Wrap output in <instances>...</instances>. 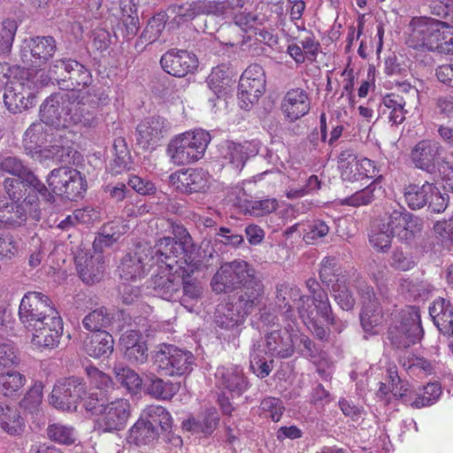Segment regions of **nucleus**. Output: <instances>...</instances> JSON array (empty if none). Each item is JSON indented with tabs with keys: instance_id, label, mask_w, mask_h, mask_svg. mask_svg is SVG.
<instances>
[{
	"instance_id": "7",
	"label": "nucleus",
	"mask_w": 453,
	"mask_h": 453,
	"mask_svg": "<svg viewBox=\"0 0 453 453\" xmlns=\"http://www.w3.org/2000/svg\"><path fill=\"white\" fill-rule=\"evenodd\" d=\"M423 335L419 309L409 306L402 310L400 321L389 328L388 338L398 349H406L419 342Z\"/></svg>"
},
{
	"instance_id": "63",
	"label": "nucleus",
	"mask_w": 453,
	"mask_h": 453,
	"mask_svg": "<svg viewBox=\"0 0 453 453\" xmlns=\"http://www.w3.org/2000/svg\"><path fill=\"white\" fill-rule=\"evenodd\" d=\"M19 358L14 346L6 339H0V371L17 365Z\"/></svg>"
},
{
	"instance_id": "33",
	"label": "nucleus",
	"mask_w": 453,
	"mask_h": 453,
	"mask_svg": "<svg viewBox=\"0 0 453 453\" xmlns=\"http://www.w3.org/2000/svg\"><path fill=\"white\" fill-rule=\"evenodd\" d=\"M63 65V64H61ZM65 76L58 81L59 88L63 90H75L80 87L85 88L92 83V75L89 70L74 59L64 65Z\"/></svg>"
},
{
	"instance_id": "38",
	"label": "nucleus",
	"mask_w": 453,
	"mask_h": 453,
	"mask_svg": "<svg viewBox=\"0 0 453 453\" xmlns=\"http://www.w3.org/2000/svg\"><path fill=\"white\" fill-rule=\"evenodd\" d=\"M434 193V184L425 181L422 185L414 183L407 185L403 190V196L410 209L419 210L427 204Z\"/></svg>"
},
{
	"instance_id": "45",
	"label": "nucleus",
	"mask_w": 453,
	"mask_h": 453,
	"mask_svg": "<svg viewBox=\"0 0 453 453\" xmlns=\"http://www.w3.org/2000/svg\"><path fill=\"white\" fill-rule=\"evenodd\" d=\"M0 427L11 435H19L24 431L25 423L17 409L0 402Z\"/></svg>"
},
{
	"instance_id": "59",
	"label": "nucleus",
	"mask_w": 453,
	"mask_h": 453,
	"mask_svg": "<svg viewBox=\"0 0 453 453\" xmlns=\"http://www.w3.org/2000/svg\"><path fill=\"white\" fill-rule=\"evenodd\" d=\"M422 395L415 392L412 407L418 409L431 405L437 401L441 394V386L438 383H428L424 387Z\"/></svg>"
},
{
	"instance_id": "20",
	"label": "nucleus",
	"mask_w": 453,
	"mask_h": 453,
	"mask_svg": "<svg viewBox=\"0 0 453 453\" xmlns=\"http://www.w3.org/2000/svg\"><path fill=\"white\" fill-rule=\"evenodd\" d=\"M167 12L173 16L177 22H185L195 19L199 15H221L226 12L224 2L197 0L187 2L182 4H172Z\"/></svg>"
},
{
	"instance_id": "14",
	"label": "nucleus",
	"mask_w": 453,
	"mask_h": 453,
	"mask_svg": "<svg viewBox=\"0 0 453 453\" xmlns=\"http://www.w3.org/2000/svg\"><path fill=\"white\" fill-rule=\"evenodd\" d=\"M265 73L258 64L250 65L239 81L238 97L242 108H249L258 101L265 90Z\"/></svg>"
},
{
	"instance_id": "41",
	"label": "nucleus",
	"mask_w": 453,
	"mask_h": 453,
	"mask_svg": "<svg viewBox=\"0 0 453 453\" xmlns=\"http://www.w3.org/2000/svg\"><path fill=\"white\" fill-rule=\"evenodd\" d=\"M129 229L128 225L123 219H116L104 224L99 236L94 241L95 249L103 250L104 247H110L116 242L120 236Z\"/></svg>"
},
{
	"instance_id": "1",
	"label": "nucleus",
	"mask_w": 453,
	"mask_h": 453,
	"mask_svg": "<svg viewBox=\"0 0 453 453\" xmlns=\"http://www.w3.org/2000/svg\"><path fill=\"white\" fill-rule=\"evenodd\" d=\"M98 106L96 96L81 97L74 93L53 94L40 106L41 121L56 129L81 124L91 127L95 123V110Z\"/></svg>"
},
{
	"instance_id": "61",
	"label": "nucleus",
	"mask_w": 453,
	"mask_h": 453,
	"mask_svg": "<svg viewBox=\"0 0 453 453\" xmlns=\"http://www.w3.org/2000/svg\"><path fill=\"white\" fill-rule=\"evenodd\" d=\"M4 188L9 198L13 203H18L23 197L27 188H31V186L23 178L17 177L6 178L4 180Z\"/></svg>"
},
{
	"instance_id": "49",
	"label": "nucleus",
	"mask_w": 453,
	"mask_h": 453,
	"mask_svg": "<svg viewBox=\"0 0 453 453\" xmlns=\"http://www.w3.org/2000/svg\"><path fill=\"white\" fill-rule=\"evenodd\" d=\"M179 384L165 381L161 378L153 376L146 387V392L157 399L169 400L179 390Z\"/></svg>"
},
{
	"instance_id": "2",
	"label": "nucleus",
	"mask_w": 453,
	"mask_h": 453,
	"mask_svg": "<svg viewBox=\"0 0 453 453\" xmlns=\"http://www.w3.org/2000/svg\"><path fill=\"white\" fill-rule=\"evenodd\" d=\"M167 431L172 426V418L162 406H150L145 415L139 418L128 430L127 442L138 447L149 445L157 440V427Z\"/></svg>"
},
{
	"instance_id": "24",
	"label": "nucleus",
	"mask_w": 453,
	"mask_h": 453,
	"mask_svg": "<svg viewBox=\"0 0 453 453\" xmlns=\"http://www.w3.org/2000/svg\"><path fill=\"white\" fill-rule=\"evenodd\" d=\"M211 177L203 169H188L170 175V180L183 193H204L211 185Z\"/></svg>"
},
{
	"instance_id": "39",
	"label": "nucleus",
	"mask_w": 453,
	"mask_h": 453,
	"mask_svg": "<svg viewBox=\"0 0 453 453\" xmlns=\"http://www.w3.org/2000/svg\"><path fill=\"white\" fill-rule=\"evenodd\" d=\"M120 8L121 17L119 30L125 39L131 40L137 35L140 28L137 8L133 0H122Z\"/></svg>"
},
{
	"instance_id": "28",
	"label": "nucleus",
	"mask_w": 453,
	"mask_h": 453,
	"mask_svg": "<svg viewBox=\"0 0 453 453\" xmlns=\"http://www.w3.org/2000/svg\"><path fill=\"white\" fill-rule=\"evenodd\" d=\"M215 380L217 386L226 390L232 397L241 396L249 388V381L243 370L238 365L219 366L215 372Z\"/></svg>"
},
{
	"instance_id": "47",
	"label": "nucleus",
	"mask_w": 453,
	"mask_h": 453,
	"mask_svg": "<svg viewBox=\"0 0 453 453\" xmlns=\"http://www.w3.org/2000/svg\"><path fill=\"white\" fill-rule=\"evenodd\" d=\"M114 158L110 163V172L112 175H118L129 170L130 155L122 138H118L113 143Z\"/></svg>"
},
{
	"instance_id": "42",
	"label": "nucleus",
	"mask_w": 453,
	"mask_h": 453,
	"mask_svg": "<svg viewBox=\"0 0 453 453\" xmlns=\"http://www.w3.org/2000/svg\"><path fill=\"white\" fill-rule=\"evenodd\" d=\"M306 287L312 296L311 300L310 299L312 308L322 319H329L331 305L326 292L320 288L319 283L313 278L306 280Z\"/></svg>"
},
{
	"instance_id": "56",
	"label": "nucleus",
	"mask_w": 453,
	"mask_h": 453,
	"mask_svg": "<svg viewBox=\"0 0 453 453\" xmlns=\"http://www.w3.org/2000/svg\"><path fill=\"white\" fill-rule=\"evenodd\" d=\"M47 435L51 441L60 444H73L76 440L74 429L60 423L49 425Z\"/></svg>"
},
{
	"instance_id": "43",
	"label": "nucleus",
	"mask_w": 453,
	"mask_h": 453,
	"mask_svg": "<svg viewBox=\"0 0 453 453\" xmlns=\"http://www.w3.org/2000/svg\"><path fill=\"white\" fill-rule=\"evenodd\" d=\"M219 422V412L216 409L211 408L206 410L200 418H189L184 421L183 427L195 433L211 434L217 428Z\"/></svg>"
},
{
	"instance_id": "27",
	"label": "nucleus",
	"mask_w": 453,
	"mask_h": 453,
	"mask_svg": "<svg viewBox=\"0 0 453 453\" xmlns=\"http://www.w3.org/2000/svg\"><path fill=\"white\" fill-rule=\"evenodd\" d=\"M160 64L169 74L184 77L197 68L198 60L195 54L187 50L172 49L161 57Z\"/></svg>"
},
{
	"instance_id": "36",
	"label": "nucleus",
	"mask_w": 453,
	"mask_h": 453,
	"mask_svg": "<svg viewBox=\"0 0 453 453\" xmlns=\"http://www.w3.org/2000/svg\"><path fill=\"white\" fill-rule=\"evenodd\" d=\"M429 314L441 334L453 335V308L449 301L436 299L429 307Z\"/></svg>"
},
{
	"instance_id": "3",
	"label": "nucleus",
	"mask_w": 453,
	"mask_h": 453,
	"mask_svg": "<svg viewBox=\"0 0 453 453\" xmlns=\"http://www.w3.org/2000/svg\"><path fill=\"white\" fill-rule=\"evenodd\" d=\"M210 142L211 135L204 130L185 132L170 141L167 155L174 165H188L203 157Z\"/></svg>"
},
{
	"instance_id": "10",
	"label": "nucleus",
	"mask_w": 453,
	"mask_h": 453,
	"mask_svg": "<svg viewBox=\"0 0 453 453\" xmlns=\"http://www.w3.org/2000/svg\"><path fill=\"white\" fill-rule=\"evenodd\" d=\"M57 313L50 297L36 291L25 294L19 307V318L25 329Z\"/></svg>"
},
{
	"instance_id": "17",
	"label": "nucleus",
	"mask_w": 453,
	"mask_h": 453,
	"mask_svg": "<svg viewBox=\"0 0 453 453\" xmlns=\"http://www.w3.org/2000/svg\"><path fill=\"white\" fill-rule=\"evenodd\" d=\"M31 334V343L39 349H54L58 347L63 334V322L59 313L36 325L26 328Z\"/></svg>"
},
{
	"instance_id": "37",
	"label": "nucleus",
	"mask_w": 453,
	"mask_h": 453,
	"mask_svg": "<svg viewBox=\"0 0 453 453\" xmlns=\"http://www.w3.org/2000/svg\"><path fill=\"white\" fill-rule=\"evenodd\" d=\"M302 297L309 296L302 295L300 288L294 284L284 282L276 287V300L279 306L284 310L282 314L287 320L291 322L296 320L294 310L288 301L292 300L297 309V304Z\"/></svg>"
},
{
	"instance_id": "5",
	"label": "nucleus",
	"mask_w": 453,
	"mask_h": 453,
	"mask_svg": "<svg viewBox=\"0 0 453 453\" xmlns=\"http://www.w3.org/2000/svg\"><path fill=\"white\" fill-rule=\"evenodd\" d=\"M153 365L162 376H182L192 372L195 357L192 352L172 344H161L154 351Z\"/></svg>"
},
{
	"instance_id": "22",
	"label": "nucleus",
	"mask_w": 453,
	"mask_h": 453,
	"mask_svg": "<svg viewBox=\"0 0 453 453\" xmlns=\"http://www.w3.org/2000/svg\"><path fill=\"white\" fill-rule=\"evenodd\" d=\"M103 250H81L75 256L74 261L81 279L87 284H94L100 281L104 270V257Z\"/></svg>"
},
{
	"instance_id": "12",
	"label": "nucleus",
	"mask_w": 453,
	"mask_h": 453,
	"mask_svg": "<svg viewBox=\"0 0 453 453\" xmlns=\"http://www.w3.org/2000/svg\"><path fill=\"white\" fill-rule=\"evenodd\" d=\"M382 220L386 229L405 242H411L423 229L422 219L402 206L386 211Z\"/></svg>"
},
{
	"instance_id": "29",
	"label": "nucleus",
	"mask_w": 453,
	"mask_h": 453,
	"mask_svg": "<svg viewBox=\"0 0 453 453\" xmlns=\"http://www.w3.org/2000/svg\"><path fill=\"white\" fill-rule=\"evenodd\" d=\"M280 107L288 121L294 122L301 119L311 109V101L307 91L301 88L289 89L284 96Z\"/></svg>"
},
{
	"instance_id": "23",
	"label": "nucleus",
	"mask_w": 453,
	"mask_h": 453,
	"mask_svg": "<svg viewBox=\"0 0 453 453\" xmlns=\"http://www.w3.org/2000/svg\"><path fill=\"white\" fill-rule=\"evenodd\" d=\"M131 405L128 400L117 398L101 408L99 426L104 432L121 430L130 417Z\"/></svg>"
},
{
	"instance_id": "16",
	"label": "nucleus",
	"mask_w": 453,
	"mask_h": 453,
	"mask_svg": "<svg viewBox=\"0 0 453 453\" xmlns=\"http://www.w3.org/2000/svg\"><path fill=\"white\" fill-rule=\"evenodd\" d=\"M182 265L176 268L159 266V272L153 274L149 280V287L154 295L167 300L176 301L180 296L182 278L178 272L182 270Z\"/></svg>"
},
{
	"instance_id": "11",
	"label": "nucleus",
	"mask_w": 453,
	"mask_h": 453,
	"mask_svg": "<svg viewBox=\"0 0 453 453\" xmlns=\"http://www.w3.org/2000/svg\"><path fill=\"white\" fill-rule=\"evenodd\" d=\"M184 232H186L184 230ZM183 242L177 241L173 237L160 238L152 248L151 261L154 264L162 263L163 267L176 268L180 265H186L185 259L188 262L194 261L191 257L187 254L184 245L188 243L190 236L185 233L182 237Z\"/></svg>"
},
{
	"instance_id": "50",
	"label": "nucleus",
	"mask_w": 453,
	"mask_h": 453,
	"mask_svg": "<svg viewBox=\"0 0 453 453\" xmlns=\"http://www.w3.org/2000/svg\"><path fill=\"white\" fill-rule=\"evenodd\" d=\"M350 171L353 176L349 179H342L343 180L354 182L372 178H375L377 180L380 177L378 176L379 171L374 162L366 157L357 159L355 164H352Z\"/></svg>"
},
{
	"instance_id": "26",
	"label": "nucleus",
	"mask_w": 453,
	"mask_h": 453,
	"mask_svg": "<svg viewBox=\"0 0 453 453\" xmlns=\"http://www.w3.org/2000/svg\"><path fill=\"white\" fill-rule=\"evenodd\" d=\"M295 330L290 324L284 329L273 330L265 334V352L278 358H288L295 351Z\"/></svg>"
},
{
	"instance_id": "55",
	"label": "nucleus",
	"mask_w": 453,
	"mask_h": 453,
	"mask_svg": "<svg viewBox=\"0 0 453 453\" xmlns=\"http://www.w3.org/2000/svg\"><path fill=\"white\" fill-rule=\"evenodd\" d=\"M319 277L323 283L332 286L335 283H344V277L341 275V269L337 266L334 257H325L321 262Z\"/></svg>"
},
{
	"instance_id": "46",
	"label": "nucleus",
	"mask_w": 453,
	"mask_h": 453,
	"mask_svg": "<svg viewBox=\"0 0 453 453\" xmlns=\"http://www.w3.org/2000/svg\"><path fill=\"white\" fill-rule=\"evenodd\" d=\"M383 104L389 110V120L395 125L404 121L405 114L408 112L407 107H411L413 104L409 102V98H405L397 93L387 95L383 99Z\"/></svg>"
},
{
	"instance_id": "44",
	"label": "nucleus",
	"mask_w": 453,
	"mask_h": 453,
	"mask_svg": "<svg viewBox=\"0 0 453 453\" xmlns=\"http://www.w3.org/2000/svg\"><path fill=\"white\" fill-rule=\"evenodd\" d=\"M250 157L249 144L226 142L222 147V157L234 169L242 170Z\"/></svg>"
},
{
	"instance_id": "21",
	"label": "nucleus",
	"mask_w": 453,
	"mask_h": 453,
	"mask_svg": "<svg viewBox=\"0 0 453 453\" xmlns=\"http://www.w3.org/2000/svg\"><path fill=\"white\" fill-rule=\"evenodd\" d=\"M357 288L363 304L360 313V321L363 329L366 333L377 334L383 317L373 288L365 282L360 283Z\"/></svg>"
},
{
	"instance_id": "9",
	"label": "nucleus",
	"mask_w": 453,
	"mask_h": 453,
	"mask_svg": "<svg viewBox=\"0 0 453 453\" xmlns=\"http://www.w3.org/2000/svg\"><path fill=\"white\" fill-rule=\"evenodd\" d=\"M39 87L38 81H34L32 73L27 77L11 81L5 88L4 103L7 110L12 113H21L35 105V88Z\"/></svg>"
},
{
	"instance_id": "57",
	"label": "nucleus",
	"mask_w": 453,
	"mask_h": 453,
	"mask_svg": "<svg viewBox=\"0 0 453 453\" xmlns=\"http://www.w3.org/2000/svg\"><path fill=\"white\" fill-rule=\"evenodd\" d=\"M377 186V181H372L371 184L367 185L361 190L357 191L352 196L344 198L342 202V204L358 207L372 203L375 197L374 193Z\"/></svg>"
},
{
	"instance_id": "31",
	"label": "nucleus",
	"mask_w": 453,
	"mask_h": 453,
	"mask_svg": "<svg viewBox=\"0 0 453 453\" xmlns=\"http://www.w3.org/2000/svg\"><path fill=\"white\" fill-rule=\"evenodd\" d=\"M185 262L186 265L181 266L182 270L178 272L182 273V295L178 300L183 306L188 307V303H196L202 298L203 289L198 280L191 279V275L198 269L199 264L195 261L188 262L187 259H185Z\"/></svg>"
},
{
	"instance_id": "19",
	"label": "nucleus",
	"mask_w": 453,
	"mask_h": 453,
	"mask_svg": "<svg viewBox=\"0 0 453 453\" xmlns=\"http://www.w3.org/2000/svg\"><path fill=\"white\" fill-rule=\"evenodd\" d=\"M40 202L30 194L21 203L5 204L0 213V222L10 227H17L27 221V215L35 220L41 217Z\"/></svg>"
},
{
	"instance_id": "15",
	"label": "nucleus",
	"mask_w": 453,
	"mask_h": 453,
	"mask_svg": "<svg viewBox=\"0 0 453 453\" xmlns=\"http://www.w3.org/2000/svg\"><path fill=\"white\" fill-rule=\"evenodd\" d=\"M85 394V384L79 378L58 381L53 388L49 402L56 409L76 411L77 404Z\"/></svg>"
},
{
	"instance_id": "13",
	"label": "nucleus",
	"mask_w": 453,
	"mask_h": 453,
	"mask_svg": "<svg viewBox=\"0 0 453 453\" xmlns=\"http://www.w3.org/2000/svg\"><path fill=\"white\" fill-rule=\"evenodd\" d=\"M152 248L148 243H139L127 253L119 265L120 278L125 281H137L142 279L152 267Z\"/></svg>"
},
{
	"instance_id": "34",
	"label": "nucleus",
	"mask_w": 453,
	"mask_h": 453,
	"mask_svg": "<svg viewBox=\"0 0 453 453\" xmlns=\"http://www.w3.org/2000/svg\"><path fill=\"white\" fill-rule=\"evenodd\" d=\"M113 348V337L106 331L95 332L88 335L83 342L85 352L95 358L110 357Z\"/></svg>"
},
{
	"instance_id": "54",
	"label": "nucleus",
	"mask_w": 453,
	"mask_h": 453,
	"mask_svg": "<svg viewBox=\"0 0 453 453\" xmlns=\"http://www.w3.org/2000/svg\"><path fill=\"white\" fill-rule=\"evenodd\" d=\"M111 321L110 313L104 307L90 311L82 320L84 327L89 331L99 332L107 327Z\"/></svg>"
},
{
	"instance_id": "48",
	"label": "nucleus",
	"mask_w": 453,
	"mask_h": 453,
	"mask_svg": "<svg viewBox=\"0 0 453 453\" xmlns=\"http://www.w3.org/2000/svg\"><path fill=\"white\" fill-rule=\"evenodd\" d=\"M113 372L117 381L130 393H137L141 388L142 380L139 374L131 368L119 364L114 366Z\"/></svg>"
},
{
	"instance_id": "53",
	"label": "nucleus",
	"mask_w": 453,
	"mask_h": 453,
	"mask_svg": "<svg viewBox=\"0 0 453 453\" xmlns=\"http://www.w3.org/2000/svg\"><path fill=\"white\" fill-rule=\"evenodd\" d=\"M25 377L17 371H9L0 374V393L4 395H12L25 385Z\"/></svg>"
},
{
	"instance_id": "40",
	"label": "nucleus",
	"mask_w": 453,
	"mask_h": 453,
	"mask_svg": "<svg viewBox=\"0 0 453 453\" xmlns=\"http://www.w3.org/2000/svg\"><path fill=\"white\" fill-rule=\"evenodd\" d=\"M246 316L236 309L233 302L219 304L215 315V322L218 326L227 330L239 332L238 326L243 323Z\"/></svg>"
},
{
	"instance_id": "51",
	"label": "nucleus",
	"mask_w": 453,
	"mask_h": 453,
	"mask_svg": "<svg viewBox=\"0 0 453 453\" xmlns=\"http://www.w3.org/2000/svg\"><path fill=\"white\" fill-rule=\"evenodd\" d=\"M0 173L23 178L25 181L28 176L34 174L19 157L3 155H0Z\"/></svg>"
},
{
	"instance_id": "60",
	"label": "nucleus",
	"mask_w": 453,
	"mask_h": 453,
	"mask_svg": "<svg viewBox=\"0 0 453 453\" xmlns=\"http://www.w3.org/2000/svg\"><path fill=\"white\" fill-rule=\"evenodd\" d=\"M72 178L68 188L63 190V195L68 200H76L81 197L87 189V183L81 173L74 169L71 171Z\"/></svg>"
},
{
	"instance_id": "64",
	"label": "nucleus",
	"mask_w": 453,
	"mask_h": 453,
	"mask_svg": "<svg viewBox=\"0 0 453 453\" xmlns=\"http://www.w3.org/2000/svg\"><path fill=\"white\" fill-rule=\"evenodd\" d=\"M332 290L336 303L342 310L349 311L354 307L355 298L345 285V282L334 284Z\"/></svg>"
},
{
	"instance_id": "32",
	"label": "nucleus",
	"mask_w": 453,
	"mask_h": 453,
	"mask_svg": "<svg viewBox=\"0 0 453 453\" xmlns=\"http://www.w3.org/2000/svg\"><path fill=\"white\" fill-rule=\"evenodd\" d=\"M264 295V285L257 278L241 288L236 301L233 302L236 309L246 317L259 308Z\"/></svg>"
},
{
	"instance_id": "35",
	"label": "nucleus",
	"mask_w": 453,
	"mask_h": 453,
	"mask_svg": "<svg viewBox=\"0 0 453 453\" xmlns=\"http://www.w3.org/2000/svg\"><path fill=\"white\" fill-rule=\"evenodd\" d=\"M297 312L300 319L306 325L311 334L319 340H326L329 332L321 323L322 318L317 314L316 310L310 303V297H302L297 304Z\"/></svg>"
},
{
	"instance_id": "4",
	"label": "nucleus",
	"mask_w": 453,
	"mask_h": 453,
	"mask_svg": "<svg viewBox=\"0 0 453 453\" xmlns=\"http://www.w3.org/2000/svg\"><path fill=\"white\" fill-rule=\"evenodd\" d=\"M254 268L244 260L224 263L213 275L211 286L217 294L230 293L257 280Z\"/></svg>"
},
{
	"instance_id": "62",
	"label": "nucleus",
	"mask_w": 453,
	"mask_h": 453,
	"mask_svg": "<svg viewBox=\"0 0 453 453\" xmlns=\"http://www.w3.org/2000/svg\"><path fill=\"white\" fill-rule=\"evenodd\" d=\"M228 77V71L225 66H217L212 69L207 78L208 87L216 96H219V93H221L226 86Z\"/></svg>"
},
{
	"instance_id": "58",
	"label": "nucleus",
	"mask_w": 453,
	"mask_h": 453,
	"mask_svg": "<svg viewBox=\"0 0 453 453\" xmlns=\"http://www.w3.org/2000/svg\"><path fill=\"white\" fill-rule=\"evenodd\" d=\"M18 24L14 19H6L2 23L0 31V55H7L11 52Z\"/></svg>"
},
{
	"instance_id": "18",
	"label": "nucleus",
	"mask_w": 453,
	"mask_h": 453,
	"mask_svg": "<svg viewBox=\"0 0 453 453\" xmlns=\"http://www.w3.org/2000/svg\"><path fill=\"white\" fill-rule=\"evenodd\" d=\"M444 151V147L440 142L426 138L420 140L411 148L410 158L416 168L434 173L438 168Z\"/></svg>"
},
{
	"instance_id": "25",
	"label": "nucleus",
	"mask_w": 453,
	"mask_h": 453,
	"mask_svg": "<svg viewBox=\"0 0 453 453\" xmlns=\"http://www.w3.org/2000/svg\"><path fill=\"white\" fill-rule=\"evenodd\" d=\"M169 129V123L160 116L142 121L136 127V142L143 150H152Z\"/></svg>"
},
{
	"instance_id": "8",
	"label": "nucleus",
	"mask_w": 453,
	"mask_h": 453,
	"mask_svg": "<svg viewBox=\"0 0 453 453\" xmlns=\"http://www.w3.org/2000/svg\"><path fill=\"white\" fill-rule=\"evenodd\" d=\"M445 25L446 22L433 18L412 19L410 23L411 31L408 39L409 45L417 50L435 51Z\"/></svg>"
},
{
	"instance_id": "30",
	"label": "nucleus",
	"mask_w": 453,
	"mask_h": 453,
	"mask_svg": "<svg viewBox=\"0 0 453 453\" xmlns=\"http://www.w3.org/2000/svg\"><path fill=\"white\" fill-rule=\"evenodd\" d=\"M24 44L30 52L32 64L36 66L47 64L58 49L56 40L50 35L33 36L26 39Z\"/></svg>"
},
{
	"instance_id": "52",
	"label": "nucleus",
	"mask_w": 453,
	"mask_h": 453,
	"mask_svg": "<svg viewBox=\"0 0 453 453\" xmlns=\"http://www.w3.org/2000/svg\"><path fill=\"white\" fill-rule=\"evenodd\" d=\"M73 170V168L69 167H59L50 172L47 182L55 195H63V190L68 188L70 180L73 177L71 171Z\"/></svg>"
},
{
	"instance_id": "6",
	"label": "nucleus",
	"mask_w": 453,
	"mask_h": 453,
	"mask_svg": "<svg viewBox=\"0 0 453 453\" xmlns=\"http://www.w3.org/2000/svg\"><path fill=\"white\" fill-rule=\"evenodd\" d=\"M46 124L35 122L30 125L24 134V142L27 150H35L47 143H50L51 157L61 162H65L72 153L71 141L63 138L59 134H50Z\"/></svg>"
}]
</instances>
